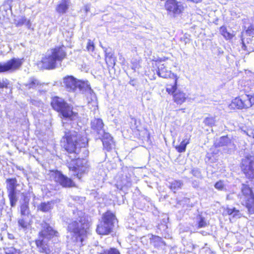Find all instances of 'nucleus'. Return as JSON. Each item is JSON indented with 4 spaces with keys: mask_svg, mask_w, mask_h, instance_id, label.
<instances>
[{
    "mask_svg": "<svg viewBox=\"0 0 254 254\" xmlns=\"http://www.w3.org/2000/svg\"><path fill=\"white\" fill-rule=\"evenodd\" d=\"M56 11L60 14L64 13V3H61L56 7Z\"/></svg>",
    "mask_w": 254,
    "mask_h": 254,
    "instance_id": "38",
    "label": "nucleus"
},
{
    "mask_svg": "<svg viewBox=\"0 0 254 254\" xmlns=\"http://www.w3.org/2000/svg\"><path fill=\"white\" fill-rule=\"evenodd\" d=\"M64 58V46L56 47L48 50L42 58V67L46 69H53L57 68Z\"/></svg>",
    "mask_w": 254,
    "mask_h": 254,
    "instance_id": "3",
    "label": "nucleus"
},
{
    "mask_svg": "<svg viewBox=\"0 0 254 254\" xmlns=\"http://www.w3.org/2000/svg\"><path fill=\"white\" fill-rule=\"evenodd\" d=\"M106 254H120V253L117 249L111 248L107 251V253Z\"/></svg>",
    "mask_w": 254,
    "mask_h": 254,
    "instance_id": "40",
    "label": "nucleus"
},
{
    "mask_svg": "<svg viewBox=\"0 0 254 254\" xmlns=\"http://www.w3.org/2000/svg\"><path fill=\"white\" fill-rule=\"evenodd\" d=\"M65 134L66 139V145L64 149L71 156L67 155V157L70 159V161L66 159L67 166L69 171L71 172V175L79 177V174L85 173L88 167L87 162L85 159L76 158V154L78 153V149L84 146V143H80L78 141L79 137L76 132H69Z\"/></svg>",
    "mask_w": 254,
    "mask_h": 254,
    "instance_id": "1",
    "label": "nucleus"
},
{
    "mask_svg": "<svg viewBox=\"0 0 254 254\" xmlns=\"http://www.w3.org/2000/svg\"><path fill=\"white\" fill-rule=\"evenodd\" d=\"M249 30H254V26L252 25L249 28Z\"/></svg>",
    "mask_w": 254,
    "mask_h": 254,
    "instance_id": "52",
    "label": "nucleus"
},
{
    "mask_svg": "<svg viewBox=\"0 0 254 254\" xmlns=\"http://www.w3.org/2000/svg\"><path fill=\"white\" fill-rule=\"evenodd\" d=\"M79 213H78L79 219L69 223L67 231L71 234L73 241L81 246L84 245L83 242L87 237L88 223L85 218L81 216L82 212Z\"/></svg>",
    "mask_w": 254,
    "mask_h": 254,
    "instance_id": "2",
    "label": "nucleus"
},
{
    "mask_svg": "<svg viewBox=\"0 0 254 254\" xmlns=\"http://www.w3.org/2000/svg\"><path fill=\"white\" fill-rule=\"evenodd\" d=\"M7 192L16 191V180L15 179H8L6 180Z\"/></svg>",
    "mask_w": 254,
    "mask_h": 254,
    "instance_id": "25",
    "label": "nucleus"
},
{
    "mask_svg": "<svg viewBox=\"0 0 254 254\" xmlns=\"http://www.w3.org/2000/svg\"><path fill=\"white\" fill-rule=\"evenodd\" d=\"M191 172L193 176L198 177L200 175V172L197 169L192 170Z\"/></svg>",
    "mask_w": 254,
    "mask_h": 254,
    "instance_id": "45",
    "label": "nucleus"
},
{
    "mask_svg": "<svg viewBox=\"0 0 254 254\" xmlns=\"http://www.w3.org/2000/svg\"><path fill=\"white\" fill-rule=\"evenodd\" d=\"M242 170L246 176L249 178H254V156L247 155L244 158L241 162Z\"/></svg>",
    "mask_w": 254,
    "mask_h": 254,
    "instance_id": "9",
    "label": "nucleus"
},
{
    "mask_svg": "<svg viewBox=\"0 0 254 254\" xmlns=\"http://www.w3.org/2000/svg\"><path fill=\"white\" fill-rule=\"evenodd\" d=\"M40 84L39 81L34 77H31L29 81L24 84L26 89H34Z\"/></svg>",
    "mask_w": 254,
    "mask_h": 254,
    "instance_id": "21",
    "label": "nucleus"
},
{
    "mask_svg": "<svg viewBox=\"0 0 254 254\" xmlns=\"http://www.w3.org/2000/svg\"><path fill=\"white\" fill-rule=\"evenodd\" d=\"M186 199L187 200H189V199H188V198H186Z\"/></svg>",
    "mask_w": 254,
    "mask_h": 254,
    "instance_id": "55",
    "label": "nucleus"
},
{
    "mask_svg": "<svg viewBox=\"0 0 254 254\" xmlns=\"http://www.w3.org/2000/svg\"><path fill=\"white\" fill-rule=\"evenodd\" d=\"M241 192V199L245 203L249 212L254 214V194L251 189L248 185L242 184Z\"/></svg>",
    "mask_w": 254,
    "mask_h": 254,
    "instance_id": "7",
    "label": "nucleus"
},
{
    "mask_svg": "<svg viewBox=\"0 0 254 254\" xmlns=\"http://www.w3.org/2000/svg\"><path fill=\"white\" fill-rule=\"evenodd\" d=\"M226 184L223 181L220 180L215 184L214 187L219 190H223L226 189Z\"/></svg>",
    "mask_w": 254,
    "mask_h": 254,
    "instance_id": "31",
    "label": "nucleus"
},
{
    "mask_svg": "<svg viewBox=\"0 0 254 254\" xmlns=\"http://www.w3.org/2000/svg\"><path fill=\"white\" fill-rule=\"evenodd\" d=\"M20 213L21 216L29 217L30 214L29 205L21 203L20 206Z\"/></svg>",
    "mask_w": 254,
    "mask_h": 254,
    "instance_id": "26",
    "label": "nucleus"
},
{
    "mask_svg": "<svg viewBox=\"0 0 254 254\" xmlns=\"http://www.w3.org/2000/svg\"><path fill=\"white\" fill-rule=\"evenodd\" d=\"M91 125L92 129L95 130L99 136H101L106 133L103 129L104 124L101 119H94L92 121Z\"/></svg>",
    "mask_w": 254,
    "mask_h": 254,
    "instance_id": "14",
    "label": "nucleus"
},
{
    "mask_svg": "<svg viewBox=\"0 0 254 254\" xmlns=\"http://www.w3.org/2000/svg\"><path fill=\"white\" fill-rule=\"evenodd\" d=\"M157 74L162 78H173L177 76L176 75L172 73L171 70L167 69L164 64H161L158 67Z\"/></svg>",
    "mask_w": 254,
    "mask_h": 254,
    "instance_id": "16",
    "label": "nucleus"
},
{
    "mask_svg": "<svg viewBox=\"0 0 254 254\" xmlns=\"http://www.w3.org/2000/svg\"><path fill=\"white\" fill-rule=\"evenodd\" d=\"M101 138L104 148L109 151L115 148V144L113 137L109 133H105L102 136H99Z\"/></svg>",
    "mask_w": 254,
    "mask_h": 254,
    "instance_id": "13",
    "label": "nucleus"
},
{
    "mask_svg": "<svg viewBox=\"0 0 254 254\" xmlns=\"http://www.w3.org/2000/svg\"><path fill=\"white\" fill-rule=\"evenodd\" d=\"M79 118L78 113L64 102V125H71L77 123Z\"/></svg>",
    "mask_w": 254,
    "mask_h": 254,
    "instance_id": "12",
    "label": "nucleus"
},
{
    "mask_svg": "<svg viewBox=\"0 0 254 254\" xmlns=\"http://www.w3.org/2000/svg\"><path fill=\"white\" fill-rule=\"evenodd\" d=\"M187 97L185 93L178 90L174 94L173 100L177 104L181 105L186 101Z\"/></svg>",
    "mask_w": 254,
    "mask_h": 254,
    "instance_id": "17",
    "label": "nucleus"
},
{
    "mask_svg": "<svg viewBox=\"0 0 254 254\" xmlns=\"http://www.w3.org/2000/svg\"><path fill=\"white\" fill-rule=\"evenodd\" d=\"M29 200L30 196H29L26 195H23V199L21 203L29 205Z\"/></svg>",
    "mask_w": 254,
    "mask_h": 254,
    "instance_id": "43",
    "label": "nucleus"
},
{
    "mask_svg": "<svg viewBox=\"0 0 254 254\" xmlns=\"http://www.w3.org/2000/svg\"><path fill=\"white\" fill-rule=\"evenodd\" d=\"M174 79V81L173 84H167L166 86V91L167 92L170 94H172L173 95L178 90H177V80H178V77L175 76L173 78Z\"/></svg>",
    "mask_w": 254,
    "mask_h": 254,
    "instance_id": "20",
    "label": "nucleus"
},
{
    "mask_svg": "<svg viewBox=\"0 0 254 254\" xmlns=\"http://www.w3.org/2000/svg\"><path fill=\"white\" fill-rule=\"evenodd\" d=\"M31 103L33 105L37 106H40L42 104V103L40 101H37V100H35L34 99L31 100Z\"/></svg>",
    "mask_w": 254,
    "mask_h": 254,
    "instance_id": "44",
    "label": "nucleus"
},
{
    "mask_svg": "<svg viewBox=\"0 0 254 254\" xmlns=\"http://www.w3.org/2000/svg\"><path fill=\"white\" fill-rule=\"evenodd\" d=\"M129 84L133 86L136 85L135 82L134 80H130L129 81Z\"/></svg>",
    "mask_w": 254,
    "mask_h": 254,
    "instance_id": "50",
    "label": "nucleus"
},
{
    "mask_svg": "<svg viewBox=\"0 0 254 254\" xmlns=\"http://www.w3.org/2000/svg\"><path fill=\"white\" fill-rule=\"evenodd\" d=\"M154 246L155 247H162L165 246V244L161 238L159 237H156L154 238Z\"/></svg>",
    "mask_w": 254,
    "mask_h": 254,
    "instance_id": "35",
    "label": "nucleus"
},
{
    "mask_svg": "<svg viewBox=\"0 0 254 254\" xmlns=\"http://www.w3.org/2000/svg\"><path fill=\"white\" fill-rule=\"evenodd\" d=\"M183 185V182L181 181L175 180L171 183L169 187L171 190L175 192L176 190L181 189Z\"/></svg>",
    "mask_w": 254,
    "mask_h": 254,
    "instance_id": "28",
    "label": "nucleus"
},
{
    "mask_svg": "<svg viewBox=\"0 0 254 254\" xmlns=\"http://www.w3.org/2000/svg\"><path fill=\"white\" fill-rule=\"evenodd\" d=\"M74 186V183L70 179L64 176V187H71Z\"/></svg>",
    "mask_w": 254,
    "mask_h": 254,
    "instance_id": "37",
    "label": "nucleus"
},
{
    "mask_svg": "<svg viewBox=\"0 0 254 254\" xmlns=\"http://www.w3.org/2000/svg\"><path fill=\"white\" fill-rule=\"evenodd\" d=\"M29 217L21 216V218L18 221V226L23 229H26L30 225Z\"/></svg>",
    "mask_w": 254,
    "mask_h": 254,
    "instance_id": "24",
    "label": "nucleus"
},
{
    "mask_svg": "<svg viewBox=\"0 0 254 254\" xmlns=\"http://www.w3.org/2000/svg\"><path fill=\"white\" fill-rule=\"evenodd\" d=\"M231 198H231V194H228V195H227V199H231Z\"/></svg>",
    "mask_w": 254,
    "mask_h": 254,
    "instance_id": "53",
    "label": "nucleus"
},
{
    "mask_svg": "<svg viewBox=\"0 0 254 254\" xmlns=\"http://www.w3.org/2000/svg\"><path fill=\"white\" fill-rule=\"evenodd\" d=\"M224 212L229 215H232L233 217L240 218L241 216L239 210L235 207H227L225 209Z\"/></svg>",
    "mask_w": 254,
    "mask_h": 254,
    "instance_id": "23",
    "label": "nucleus"
},
{
    "mask_svg": "<svg viewBox=\"0 0 254 254\" xmlns=\"http://www.w3.org/2000/svg\"><path fill=\"white\" fill-rule=\"evenodd\" d=\"M8 196L10 201V206L14 207L16 205L17 197L16 196V192H8Z\"/></svg>",
    "mask_w": 254,
    "mask_h": 254,
    "instance_id": "27",
    "label": "nucleus"
},
{
    "mask_svg": "<svg viewBox=\"0 0 254 254\" xmlns=\"http://www.w3.org/2000/svg\"><path fill=\"white\" fill-rule=\"evenodd\" d=\"M105 60L107 64L109 66H114L116 64L115 58L111 52H108L107 50H105Z\"/></svg>",
    "mask_w": 254,
    "mask_h": 254,
    "instance_id": "19",
    "label": "nucleus"
},
{
    "mask_svg": "<svg viewBox=\"0 0 254 254\" xmlns=\"http://www.w3.org/2000/svg\"><path fill=\"white\" fill-rule=\"evenodd\" d=\"M42 227V230L39 233L40 237L39 239L36 241V244L41 252L50 254L51 250L47 243V240L54 236H58V232L53 230L47 223H43Z\"/></svg>",
    "mask_w": 254,
    "mask_h": 254,
    "instance_id": "4",
    "label": "nucleus"
},
{
    "mask_svg": "<svg viewBox=\"0 0 254 254\" xmlns=\"http://www.w3.org/2000/svg\"><path fill=\"white\" fill-rule=\"evenodd\" d=\"M231 143V140L227 136L221 137L218 141V145L219 146H227Z\"/></svg>",
    "mask_w": 254,
    "mask_h": 254,
    "instance_id": "29",
    "label": "nucleus"
},
{
    "mask_svg": "<svg viewBox=\"0 0 254 254\" xmlns=\"http://www.w3.org/2000/svg\"><path fill=\"white\" fill-rule=\"evenodd\" d=\"M253 86H254V73L253 74Z\"/></svg>",
    "mask_w": 254,
    "mask_h": 254,
    "instance_id": "54",
    "label": "nucleus"
},
{
    "mask_svg": "<svg viewBox=\"0 0 254 254\" xmlns=\"http://www.w3.org/2000/svg\"><path fill=\"white\" fill-rule=\"evenodd\" d=\"M90 10V6L88 5H86L85 6V10L86 12H87Z\"/></svg>",
    "mask_w": 254,
    "mask_h": 254,
    "instance_id": "49",
    "label": "nucleus"
},
{
    "mask_svg": "<svg viewBox=\"0 0 254 254\" xmlns=\"http://www.w3.org/2000/svg\"><path fill=\"white\" fill-rule=\"evenodd\" d=\"M23 64V59L12 58L4 63L0 62V73L12 72L18 70Z\"/></svg>",
    "mask_w": 254,
    "mask_h": 254,
    "instance_id": "8",
    "label": "nucleus"
},
{
    "mask_svg": "<svg viewBox=\"0 0 254 254\" xmlns=\"http://www.w3.org/2000/svg\"><path fill=\"white\" fill-rule=\"evenodd\" d=\"M64 88L69 92L74 91L77 88L82 92L87 90L91 91L90 87L86 83L77 80L72 76L64 77Z\"/></svg>",
    "mask_w": 254,
    "mask_h": 254,
    "instance_id": "6",
    "label": "nucleus"
},
{
    "mask_svg": "<svg viewBox=\"0 0 254 254\" xmlns=\"http://www.w3.org/2000/svg\"><path fill=\"white\" fill-rule=\"evenodd\" d=\"M87 49L89 51H93L94 49V44L90 40H88V42L87 45Z\"/></svg>",
    "mask_w": 254,
    "mask_h": 254,
    "instance_id": "39",
    "label": "nucleus"
},
{
    "mask_svg": "<svg viewBox=\"0 0 254 254\" xmlns=\"http://www.w3.org/2000/svg\"><path fill=\"white\" fill-rule=\"evenodd\" d=\"M92 97H94V99H91V103L92 104L93 106H96L97 104L96 100L95 99V95H91Z\"/></svg>",
    "mask_w": 254,
    "mask_h": 254,
    "instance_id": "47",
    "label": "nucleus"
},
{
    "mask_svg": "<svg viewBox=\"0 0 254 254\" xmlns=\"http://www.w3.org/2000/svg\"><path fill=\"white\" fill-rule=\"evenodd\" d=\"M68 0H64V11L69 6V2L68 1Z\"/></svg>",
    "mask_w": 254,
    "mask_h": 254,
    "instance_id": "48",
    "label": "nucleus"
},
{
    "mask_svg": "<svg viewBox=\"0 0 254 254\" xmlns=\"http://www.w3.org/2000/svg\"><path fill=\"white\" fill-rule=\"evenodd\" d=\"M6 254H19V253L17 252V251L13 248H10L8 249H7L6 252Z\"/></svg>",
    "mask_w": 254,
    "mask_h": 254,
    "instance_id": "41",
    "label": "nucleus"
},
{
    "mask_svg": "<svg viewBox=\"0 0 254 254\" xmlns=\"http://www.w3.org/2000/svg\"><path fill=\"white\" fill-rule=\"evenodd\" d=\"M190 136L188 137L187 136L181 142L180 144L176 147L177 150L180 152H184L186 151L187 145L190 143Z\"/></svg>",
    "mask_w": 254,
    "mask_h": 254,
    "instance_id": "22",
    "label": "nucleus"
},
{
    "mask_svg": "<svg viewBox=\"0 0 254 254\" xmlns=\"http://www.w3.org/2000/svg\"><path fill=\"white\" fill-rule=\"evenodd\" d=\"M253 137H254V133L253 134Z\"/></svg>",
    "mask_w": 254,
    "mask_h": 254,
    "instance_id": "56",
    "label": "nucleus"
},
{
    "mask_svg": "<svg viewBox=\"0 0 254 254\" xmlns=\"http://www.w3.org/2000/svg\"><path fill=\"white\" fill-rule=\"evenodd\" d=\"M53 109L59 112L61 117H64V100L57 97L54 98L51 102Z\"/></svg>",
    "mask_w": 254,
    "mask_h": 254,
    "instance_id": "15",
    "label": "nucleus"
},
{
    "mask_svg": "<svg viewBox=\"0 0 254 254\" xmlns=\"http://www.w3.org/2000/svg\"><path fill=\"white\" fill-rule=\"evenodd\" d=\"M54 202L53 201L44 202L40 203L38 206V209L43 212H48L50 211L54 207Z\"/></svg>",
    "mask_w": 254,
    "mask_h": 254,
    "instance_id": "18",
    "label": "nucleus"
},
{
    "mask_svg": "<svg viewBox=\"0 0 254 254\" xmlns=\"http://www.w3.org/2000/svg\"><path fill=\"white\" fill-rule=\"evenodd\" d=\"M139 68V64L138 63H132V69H133L134 71L136 70V69H138Z\"/></svg>",
    "mask_w": 254,
    "mask_h": 254,
    "instance_id": "46",
    "label": "nucleus"
},
{
    "mask_svg": "<svg viewBox=\"0 0 254 254\" xmlns=\"http://www.w3.org/2000/svg\"><path fill=\"white\" fill-rule=\"evenodd\" d=\"M197 219L198 228H204L207 225V223L203 217H201V216H199Z\"/></svg>",
    "mask_w": 254,
    "mask_h": 254,
    "instance_id": "32",
    "label": "nucleus"
},
{
    "mask_svg": "<svg viewBox=\"0 0 254 254\" xmlns=\"http://www.w3.org/2000/svg\"><path fill=\"white\" fill-rule=\"evenodd\" d=\"M203 123L208 126L212 127L215 124V120L213 117H207L204 119Z\"/></svg>",
    "mask_w": 254,
    "mask_h": 254,
    "instance_id": "34",
    "label": "nucleus"
},
{
    "mask_svg": "<svg viewBox=\"0 0 254 254\" xmlns=\"http://www.w3.org/2000/svg\"><path fill=\"white\" fill-rule=\"evenodd\" d=\"M232 103L238 109L249 108L254 104V94L253 96L242 95L235 98Z\"/></svg>",
    "mask_w": 254,
    "mask_h": 254,
    "instance_id": "11",
    "label": "nucleus"
},
{
    "mask_svg": "<svg viewBox=\"0 0 254 254\" xmlns=\"http://www.w3.org/2000/svg\"><path fill=\"white\" fill-rule=\"evenodd\" d=\"M195 248V246L191 242H188L186 245H184L183 249L184 253H191Z\"/></svg>",
    "mask_w": 254,
    "mask_h": 254,
    "instance_id": "30",
    "label": "nucleus"
},
{
    "mask_svg": "<svg viewBox=\"0 0 254 254\" xmlns=\"http://www.w3.org/2000/svg\"><path fill=\"white\" fill-rule=\"evenodd\" d=\"M220 32L222 35L226 39H230L233 37V35L227 31V29L224 27H221Z\"/></svg>",
    "mask_w": 254,
    "mask_h": 254,
    "instance_id": "33",
    "label": "nucleus"
},
{
    "mask_svg": "<svg viewBox=\"0 0 254 254\" xmlns=\"http://www.w3.org/2000/svg\"><path fill=\"white\" fill-rule=\"evenodd\" d=\"M4 86V83L0 81V88H3Z\"/></svg>",
    "mask_w": 254,
    "mask_h": 254,
    "instance_id": "51",
    "label": "nucleus"
},
{
    "mask_svg": "<svg viewBox=\"0 0 254 254\" xmlns=\"http://www.w3.org/2000/svg\"><path fill=\"white\" fill-rule=\"evenodd\" d=\"M164 6L168 13L174 17L181 14L184 9L182 2L177 0H167Z\"/></svg>",
    "mask_w": 254,
    "mask_h": 254,
    "instance_id": "10",
    "label": "nucleus"
},
{
    "mask_svg": "<svg viewBox=\"0 0 254 254\" xmlns=\"http://www.w3.org/2000/svg\"><path fill=\"white\" fill-rule=\"evenodd\" d=\"M96 250L97 253L99 254H106L107 253V251H105L103 247L101 246H96Z\"/></svg>",
    "mask_w": 254,
    "mask_h": 254,
    "instance_id": "42",
    "label": "nucleus"
},
{
    "mask_svg": "<svg viewBox=\"0 0 254 254\" xmlns=\"http://www.w3.org/2000/svg\"><path fill=\"white\" fill-rule=\"evenodd\" d=\"M116 221L115 215L110 211L103 214L102 221L98 225L96 232L100 235H108L111 232Z\"/></svg>",
    "mask_w": 254,
    "mask_h": 254,
    "instance_id": "5",
    "label": "nucleus"
},
{
    "mask_svg": "<svg viewBox=\"0 0 254 254\" xmlns=\"http://www.w3.org/2000/svg\"><path fill=\"white\" fill-rule=\"evenodd\" d=\"M29 20H27L26 18L25 17H21L17 21V23L16 24L18 26H21L25 23H26L28 25L29 23Z\"/></svg>",
    "mask_w": 254,
    "mask_h": 254,
    "instance_id": "36",
    "label": "nucleus"
}]
</instances>
